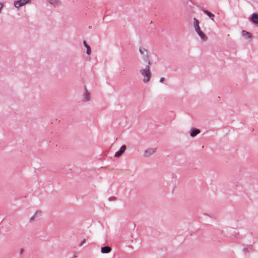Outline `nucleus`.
Listing matches in <instances>:
<instances>
[{
  "mask_svg": "<svg viewBox=\"0 0 258 258\" xmlns=\"http://www.w3.org/2000/svg\"><path fill=\"white\" fill-rule=\"evenodd\" d=\"M140 72L141 74L144 77L143 82L144 83H147L149 82L151 78V73L149 66H146L145 69H142L140 71Z\"/></svg>",
  "mask_w": 258,
  "mask_h": 258,
  "instance_id": "nucleus-1",
  "label": "nucleus"
},
{
  "mask_svg": "<svg viewBox=\"0 0 258 258\" xmlns=\"http://www.w3.org/2000/svg\"><path fill=\"white\" fill-rule=\"evenodd\" d=\"M156 152V149L154 148H149L145 151L144 155L145 157H149L153 155Z\"/></svg>",
  "mask_w": 258,
  "mask_h": 258,
  "instance_id": "nucleus-2",
  "label": "nucleus"
},
{
  "mask_svg": "<svg viewBox=\"0 0 258 258\" xmlns=\"http://www.w3.org/2000/svg\"><path fill=\"white\" fill-rule=\"evenodd\" d=\"M195 29L196 32L198 33V34L199 35V36L201 37V38L202 40H207V36L201 30L200 26L197 27L195 28Z\"/></svg>",
  "mask_w": 258,
  "mask_h": 258,
  "instance_id": "nucleus-3",
  "label": "nucleus"
},
{
  "mask_svg": "<svg viewBox=\"0 0 258 258\" xmlns=\"http://www.w3.org/2000/svg\"><path fill=\"white\" fill-rule=\"evenodd\" d=\"M29 0H18L15 2L14 5L16 8H19L29 3Z\"/></svg>",
  "mask_w": 258,
  "mask_h": 258,
  "instance_id": "nucleus-4",
  "label": "nucleus"
},
{
  "mask_svg": "<svg viewBox=\"0 0 258 258\" xmlns=\"http://www.w3.org/2000/svg\"><path fill=\"white\" fill-rule=\"evenodd\" d=\"M126 148L125 145L122 146L120 148L119 151L115 153V155H114L115 157H120L125 151Z\"/></svg>",
  "mask_w": 258,
  "mask_h": 258,
  "instance_id": "nucleus-5",
  "label": "nucleus"
},
{
  "mask_svg": "<svg viewBox=\"0 0 258 258\" xmlns=\"http://www.w3.org/2000/svg\"><path fill=\"white\" fill-rule=\"evenodd\" d=\"M111 250V248L109 246H104L101 248L102 253H109Z\"/></svg>",
  "mask_w": 258,
  "mask_h": 258,
  "instance_id": "nucleus-6",
  "label": "nucleus"
},
{
  "mask_svg": "<svg viewBox=\"0 0 258 258\" xmlns=\"http://www.w3.org/2000/svg\"><path fill=\"white\" fill-rule=\"evenodd\" d=\"M253 23L258 24V14H254L252 15L251 18Z\"/></svg>",
  "mask_w": 258,
  "mask_h": 258,
  "instance_id": "nucleus-7",
  "label": "nucleus"
},
{
  "mask_svg": "<svg viewBox=\"0 0 258 258\" xmlns=\"http://www.w3.org/2000/svg\"><path fill=\"white\" fill-rule=\"evenodd\" d=\"M200 133V131L199 129H192L190 133V136L191 137H195Z\"/></svg>",
  "mask_w": 258,
  "mask_h": 258,
  "instance_id": "nucleus-8",
  "label": "nucleus"
},
{
  "mask_svg": "<svg viewBox=\"0 0 258 258\" xmlns=\"http://www.w3.org/2000/svg\"><path fill=\"white\" fill-rule=\"evenodd\" d=\"M203 11L211 18V20H213L214 17V15L213 14L207 10H204Z\"/></svg>",
  "mask_w": 258,
  "mask_h": 258,
  "instance_id": "nucleus-9",
  "label": "nucleus"
},
{
  "mask_svg": "<svg viewBox=\"0 0 258 258\" xmlns=\"http://www.w3.org/2000/svg\"><path fill=\"white\" fill-rule=\"evenodd\" d=\"M49 2L52 5H57L59 3V0H48Z\"/></svg>",
  "mask_w": 258,
  "mask_h": 258,
  "instance_id": "nucleus-10",
  "label": "nucleus"
},
{
  "mask_svg": "<svg viewBox=\"0 0 258 258\" xmlns=\"http://www.w3.org/2000/svg\"><path fill=\"white\" fill-rule=\"evenodd\" d=\"M90 94L86 90L84 94V100L87 101L89 100Z\"/></svg>",
  "mask_w": 258,
  "mask_h": 258,
  "instance_id": "nucleus-11",
  "label": "nucleus"
},
{
  "mask_svg": "<svg viewBox=\"0 0 258 258\" xmlns=\"http://www.w3.org/2000/svg\"><path fill=\"white\" fill-rule=\"evenodd\" d=\"M194 28L199 26V22L196 18L194 19Z\"/></svg>",
  "mask_w": 258,
  "mask_h": 258,
  "instance_id": "nucleus-12",
  "label": "nucleus"
},
{
  "mask_svg": "<svg viewBox=\"0 0 258 258\" xmlns=\"http://www.w3.org/2000/svg\"><path fill=\"white\" fill-rule=\"evenodd\" d=\"M41 215V213L40 212H35V214L30 218V220L32 221L34 219L35 217L37 216H40Z\"/></svg>",
  "mask_w": 258,
  "mask_h": 258,
  "instance_id": "nucleus-13",
  "label": "nucleus"
},
{
  "mask_svg": "<svg viewBox=\"0 0 258 258\" xmlns=\"http://www.w3.org/2000/svg\"><path fill=\"white\" fill-rule=\"evenodd\" d=\"M242 33H243V35H248V37L249 38H251V35H250V34H249V33H248V32H246V31H243Z\"/></svg>",
  "mask_w": 258,
  "mask_h": 258,
  "instance_id": "nucleus-14",
  "label": "nucleus"
},
{
  "mask_svg": "<svg viewBox=\"0 0 258 258\" xmlns=\"http://www.w3.org/2000/svg\"><path fill=\"white\" fill-rule=\"evenodd\" d=\"M87 48V53L89 55L91 53V48L89 46L86 47Z\"/></svg>",
  "mask_w": 258,
  "mask_h": 258,
  "instance_id": "nucleus-15",
  "label": "nucleus"
},
{
  "mask_svg": "<svg viewBox=\"0 0 258 258\" xmlns=\"http://www.w3.org/2000/svg\"><path fill=\"white\" fill-rule=\"evenodd\" d=\"M85 241H86V239H84L82 242H81L80 244V246H82L85 242Z\"/></svg>",
  "mask_w": 258,
  "mask_h": 258,
  "instance_id": "nucleus-16",
  "label": "nucleus"
},
{
  "mask_svg": "<svg viewBox=\"0 0 258 258\" xmlns=\"http://www.w3.org/2000/svg\"><path fill=\"white\" fill-rule=\"evenodd\" d=\"M83 44H84V45L86 47L87 46H88L89 45L87 44L86 42L85 41H84L83 42Z\"/></svg>",
  "mask_w": 258,
  "mask_h": 258,
  "instance_id": "nucleus-17",
  "label": "nucleus"
},
{
  "mask_svg": "<svg viewBox=\"0 0 258 258\" xmlns=\"http://www.w3.org/2000/svg\"><path fill=\"white\" fill-rule=\"evenodd\" d=\"M164 80H165L164 78V77H162V78H161L160 79V82L162 83V82L164 81Z\"/></svg>",
  "mask_w": 258,
  "mask_h": 258,
  "instance_id": "nucleus-18",
  "label": "nucleus"
},
{
  "mask_svg": "<svg viewBox=\"0 0 258 258\" xmlns=\"http://www.w3.org/2000/svg\"><path fill=\"white\" fill-rule=\"evenodd\" d=\"M23 251H24V249H21V253L23 252Z\"/></svg>",
  "mask_w": 258,
  "mask_h": 258,
  "instance_id": "nucleus-19",
  "label": "nucleus"
},
{
  "mask_svg": "<svg viewBox=\"0 0 258 258\" xmlns=\"http://www.w3.org/2000/svg\"><path fill=\"white\" fill-rule=\"evenodd\" d=\"M140 51L141 53H142V51L141 49H140Z\"/></svg>",
  "mask_w": 258,
  "mask_h": 258,
  "instance_id": "nucleus-20",
  "label": "nucleus"
}]
</instances>
